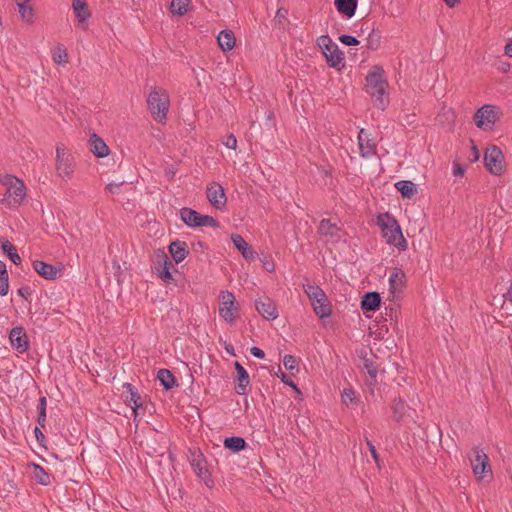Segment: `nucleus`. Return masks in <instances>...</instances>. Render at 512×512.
<instances>
[{
    "mask_svg": "<svg viewBox=\"0 0 512 512\" xmlns=\"http://www.w3.org/2000/svg\"><path fill=\"white\" fill-rule=\"evenodd\" d=\"M365 91L370 95L376 108L385 110L389 100L386 96L387 81L384 79V71L379 66H374L365 78Z\"/></svg>",
    "mask_w": 512,
    "mask_h": 512,
    "instance_id": "obj_1",
    "label": "nucleus"
},
{
    "mask_svg": "<svg viewBox=\"0 0 512 512\" xmlns=\"http://www.w3.org/2000/svg\"><path fill=\"white\" fill-rule=\"evenodd\" d=\"M377 225L381 228L382 236L388 245H393L400 251L407 249L408 243L395 217L389 213L379 214Z\"/></svg>",
    "mask_w": 512,
    "mask_h": 512,
    "instance_id": "obj_2",
    "label": "nucleus"
},
{
    "mask_svg": "<svg viewBox=\"0 0 512 512\" xmlns=\"http://www.w3.org/2000/svg\"><path fill=\"white\" fill-rule=\"evenodd\" d=\"M0 185L3 187L1 202L7 207H18L26 197V187L19 178L5 174L0 176Z\"/></svg>",
    "mask_w": 512,
    "mask_h": 512,
    "instance_id": "obj_3",
    "label": "nucleus"
},
{
    "mask_svg": "<svg viewBox=\"0 0 512 512\" xmlns=\"http://www.w3.org/2000/svg\"><path fill=\"white\" fill-rule=\"evenodd\" d=\"M170 107L168 92L162 87H153L147 96V108L153 119L163 123Z\"/></svg>",
    "mask_w": 512,
    "mask_h": 512,
    "instance_id": "obj_4",
    "label": "nucleus"
},
{
    "mask_svg": "<svg viewBox=\"0 0 512 512\" xmlns=\"http://www.w3.org/2000/svg\"><path fill=\"white\" fill-rule=\"evenodd\" d=\"M303 288L304 292L311 301V305L313 306L315 314L320 318L330 316L331 307L323 290L319 286L312 284H305L303 285Z\"/></svg>",
    "mask_w": 512,
    "mask_h": 512,
    "instance_id": "obj_5",
    "label": "nucleus"
},
{
    "mask_svg": "<svg viewBox=\"0 0 512 512\" xmlns=\"http://www.w3.org/2000/svg\"><path fill=\"white\" fill-rule=\"evenodd\" d=\"M180 218L187 226L193 228L203 226L212 228L219 227V223L214 217L202 215L196 210L187 207L180 209Z\"/></svg>",
    "mask_w": 512,
    "mask_h": 512,
    "instance_id": "obj_6",
    "label": "nucleus"
},
{
    "mask_svg": "<svg viewBox=\"0 0 512 512\" xmlns=\"http://www.w3.org/2000/svg\"><path fill=\"white\" fill-rule=\"evenodd\" d=\"M484 163L487 170L496 176L501 175L505 170V159L501 149L495 145L486 148Z\"/></svg>",
    "mask_w": 512,
    "mask_h": 512,
    "instance_id": "obj_7",
    "label": "nucleus"
},
{
    "mask_svg": "<svg viewBox=\"0 0 512 512\" xmlns=\"http://www.w3.org/2000/svg\"><path fill=\"white\" fill-rule=\"evenodd\" d=\"M173 267L171 260L163 251H157L153 260V271L164 282L169 283L173 280L170 268Z\"/></svg>",
    "mask_w": 512,
    "mask_h": 512,
    "instance_id": "obj_8",
    "label": "nucleus"
},
{
    "mask_svg": "<svg viewBox=\"0 0 512 512\" xmlns=\"http://www.w3.org/2000/svg\"><path fill=\"white\" fill-rule=\"evenodd\" d=\"M474 120L478 128L484 131L491 130L496 120L495 107L493 105H483L476 111Z\"/></svg>",
    "mask_w": 512,
    "mask_h": 512,
    "instance_id": "obj_9",
    "label": "nucleus"
},
{
    "mask_svg": "<svg viewBox=\"0 0 512 512\" xmlns=\"http://www.w3.org/2000/svg\"><path fill=\"white\" fill-rule=\"evenodd\" d=\"M235 297L229 291H221L219 296V315L228 323H233L236 316Z\"/></svg>",
    "mask_w": 512,
    "mask_h": 512,
    "instance_id": "obj_10",
    "label": "nucleus"
},
{
    "mask_svg": "<svg viewBox=\"0 0 512 512\" xmlns=\"http://www.w3.org/2000/svg\"><path fill=\"white\" fill-rule=\"evenodd\" d=\"M190 463L196 475L205 483V485L207 487H212L213 480L211 479V475L206 467V461L203 454L201 452L191 453Z\"/></svg>",
    "mask_w": 512,
    "mask_h": 512,
    "instance_id": "obj_11",
    "label": "nucleus"
},
{
    "mask_svg": "<svg viewBox=\"0 0 512 512\" xmlns=\"http://www.w3.org/2000/svg\"><path fill=\"white\" fill-rule=\"evenodd\" d=\"M206 196L210 204L216 209L222 210L227 203L224 188L221 184L213 182L207 186Z\"/></svg>",
    "mask_w": 512,
    "mask_h": 512,
    "instance_id": "obj_12",
    "label": "nucleus"
},
{
    "mask_svg": "<svg viewBox=\"0 0 512 512\" xmlns=\"http://www.w3.org/2000/svg\"><path fill=\"white\" fill-rule=\"evenodd\" d=\"M318 233L324 237L326 242L337 243L342 237V230L330 219H322L318 227Z\"/></svg>",
    "mask_w": 512,
    "mask_h": 512,
    "instance_id": "obj_13",
    "label": "nucleus"
},
{
    "mask_svg": "<svg viewBox=\"0 0 512 512\" xmlns=\"http://www.w3.org/2000/svg\"><path fill=\"white\" fill-rule=\"evenodd\" d=\"M258 313L266 320L272 321L278 317V310L273 300L269 297H260L255 301Z\"/></svg>",
    "mask_w": 512,
    "mask_h": 512,
    "instance_id": "obj_14",
    "label": "nucleus"
},
{
    "mask_svg": "<svg viewBox=\"0 0 512 512\" xmlns=\"http://www.w3.org/2000/svg\"><path fill=\"white\" fill-rule=\"evenodd\" d=\"M473 457L470 459L473 472L476 476L481 478L486 472V468L489 467L488 456L484 451L478 447L472 449Z\"/></svg>",
    "mask_w": 512,
    "mask_h": 512,
    "instance_id": "obj_15",
    "label": "nucleus"
},
{
    "mask_svg": "<svg viewBox=\"0 0 512 512\" xmlns=\"http://www.w3.org/2000/svg\"><path fill=\"white\" fill-rule=\"evenodd\" d=\"M358 146L360 155L364 158H369L376 153V144L365 129H361L358 133Z\"/></svg>",
    "mask_w": 512,
    "mask_h": 512,
    "instance_id": "obj_16",
    "label": "nucleus"
},
{
    "mask_svg": "<svg viewBox=\"0 0 512 512\" xmlns=\"http://www.w3.org/2000/svg\"><path fill=\"white\" fill-rule=\"evenodd\" d=\"M33 269L46 280H55L61 275V268L35 260L32 263Z\"/></svg>",
    "mask_w": 512,
    "mask_h": 512,
    "instance_id": "obj_17",
    "label": "nucleus"
},
{
    "mask_svg": "<svg viewBox=\"0 0 512 512\" xmlns=\"http://www.w3.org/2000/svg\"><path fill=\"white\" fill-rule=\"evenodd\" d=\"M9 339L11 345L19 353H23L28 348L27 335L22 327H15L11 330Z\"/></svg>",
    "mask_w": 512,
    "mask_h": 512,
    "instance_id": "obj_18",
    "label": "nucleus"
},
{
    "mask_svg": "<svg viewBox=\"0 0 512 512\" xmlns=\"http://www.w3.org/2000/svg\"><path fill=\"white\" fill-rule=\"evenodd\" d=\"M72 9L78 23L82 27L87 26V22L91 17L88 4L85 0H72Z\"/></svg>",
    "mask_w": 512,
    "mask_h": 512,
    "instance_id": "obj_19",
    "label": "nucleus"
},
{
    "mask_svg": "<svg viewBox=\"0 0 512 512\" xmlns=\"http://www.w3.org/2000/svg\"><path fill=\"white\" fill-rule=\"evenodd\" d=\"M235 369L237 371L238 380V384L235 387V391L239 395H246L247 386L250 383L249 374L239 362H235Z\"/></svg>",
    "mask_w": 512,
    "mask_h": 512,
    "instance_id": "obj_20",
    "label": "nucleus"
},
{
    "mask_svg": "<svg viewBox=\"0 0 512 512\" xmlns=\"http://www.w3.org/2000/svg\"><path fill=\"white\" fill-rule=\"evenodd\" d=\"M231 240L246 260H252L256 257L257 253L249 246L241 235L233 234L231 236Z\"/></svg>",
    "mask_w": 512,
    "mask_h": 512,
    "instance_id": "obj_21",
    "label": "nucleus"
},
{
    "mask_svg": "<svg viewBox=\"0 0 512 512\" xmlns=\"http://www.w3.org/2000/svg\"><path fill=\"white\" fill-rule=\"evenodd\" d=\"M168 249L176 263L182 262L189 253L186 242L180 240H176L170 243Z\"/></svg>",
    "mask_w": 512,
    "mask_h": 512,
    "instance_id": "obj_22",
    "label": "nucleus"
},
{
    "mask_svg": "<svg viewBox=\"0 0 512 512\" xmlns=\"http://www.w3.org/2000/svg\"><path fill=\"white\" fill-rule=\"evenodd\" d=\"M91 152L99 157L103 158L109 154V148L106 143L96 134H93L89 139Z\"/></svg>",
    "mask_w": 512,
    "mask_h": 512,
    "instance_id": "obj_23",
    "label": "nucleus"
},
{
    "mask_svg": "<svg viewBox=\"0 0 512 512\" xmlns=\"http://www.w3.org/2000/svg\"><path fill=\"white\" fill-rule=\"evenodd\" d=\"M357 0H335L334 5L337 11L346 16L347 18H351L354 16L357 9Z\"/></svg>",
    "mask_w": 512,
    "mask_h": 512,
    "instance_id": "obj_24",
    "label": "nucleus"
},
{
    "mask_svg": "<svg viewBox=\"0 0 512 512\" xmlns=\"http://www.w3.org/2000/svg\"><path fill=\"white\" fill-rule=\"evenodd\" d=\"M380 295L377 292L366 293L361 301V309L364 312L375 311L380 306Z\"/></svg>",
    "mask_w": 512,
    "mask_h": 512,
    "instance_id": "obj_25",
    "label": "nucleus"
},
{
    "mask_svg": "<svg viewBox=\"0 0 512 512\" xmlns=\"http://www.w3.org/2000/svg\"><path fill=\"white\" fill-rule=\"evenodd\" d=\"M327 53H325L326 60L329 66L337 67L344 60L343 52L338 48L337 45L327 46Z\"/></svg>",
    "mask_w": 512,
    "mask_h": 512,
    "instance_id": "obj_26",
    "label": "nucleus"
},
{
    "mask_svg": "<svg viewBox=\"0 0 512 512\" xmlns=\"http://www.w3.org/2000/svg\"><path fill=\"white\" fill-rule=\"evenodd\" d=\"M218 45L223 51H230L235 46V37L231 30H222L217 37Z\"/></svg>",
    "mask_w": 512,
    "mask_h": 512,
    "instance_id": "obj_27",
    "label": "nucleus"
},
{
    "mask_svg": "<svg viewBox=\"0 0 512 512\" xmlns=\"http://www.w3.org/2000/svg\"><path fill=\"white\" fill-rule=\"evenodd\" d=\"M404 274L400 269H394L389 276L390 292L395 295L400 292L403 287Z\"/></svg>",
    "mask_w": 512,
    "mask_h": 512,
    "instance_id": "obj_28",
    "label": "nucleus"
},
{
    "mask_svg": "<svg viewBox=\"0 0 512 512\" xmlns=\"http://www.w3.org/2000/svg\"><path fill=\"white\" fill-rule=\"evenodd\" d=\"M395 187L403 198H412L417 193L416 185L409 180H400L395 183Z\"/></svg>",
    "mask_w": 512,
    "mask_h": 512,
    "instance_id": "obj_29",
    "label": "nucleus"
},
{
    "mask_svg": "<svg viewBox=\"0 0 512 512\" xmlns=\"http://www.w3.org/2000/svg\"><path fill=\"white\" fill-rule=\"evenodd\" d=\"M157 379L165 390H170L176 385V378L168 369H160L157 373Z\"/></svg>",
    "mask_w": 512,
    "mask_h": 512,
    "instance_id": "obj_30",
    "label": "nucleus"
},
{
    "mask_svg": "<svg viewBox=\"0 0 512 512\" xmlns=\"http://www.w3.org/2000/svg\"><path fill=\"white\" fill-rule=\"evenodd\" d=\"M407 408L408 406L406 405L405 401L402 398L394 399L391 404L393 419L396 422H400L403 419Z\"/></svg>",
    "mask_w": 512,
    "mask_h": 512,
    "instance_id": "obj_31",
    "label": "nucleus"
},
{
    "mask_svg": "<svg viewBox=\"0 0 512 512\" xmlns=\"http://www.w3.org/2000/svg\"><path fill=\"white\" fill-rule=\"evenodd\" d=\"M365 30L369 31L366 44L367 49L373 51L377 50L380 46L381 33L377 31L373 25L371 27L366 26Z\"/></svg>",
    "mask_w": 512,
    "mask_h": 512,
    "instance_id": "obj_32",
    "label": "nucleus"
},
{
    "mask_svg": "<svg viewBox=\"0 0 512 512\" xmlns=\"http://www.w3.org/2000/svg\"><path fill=\"white\" fill-rule=\"evenodd\" d=\"M224 447L236 453L246 447V441L242 437H229L224 440Z\"/></svg>",
    "mask_w": 512,
    "mask_h": 512,
    "instance_id": "obj_33",
    "label": "nucleus"
},
{
    "mask_svg": "<svg viewBox=\"0 0 512 512\" xmlns=\"http://www.w3.org/2000/svg\"><path fill=\"white\" fill-rule=\"evenodd\" d=\"M1 248H2V251L7 254V256L9 257V259L15 264V265H19L21 263V257L19 256V254L17 253V250L15 248V246L9 242L8 240H5L2 242V245H1Z\"/></svg>",
    "mask_w": 512,
    "mask_h": 512,
    "instance_id": "obj_34",
    "label": "nucleus"
},
{
    "mask_svg": "<svg viewBox=\"0 0 512 512\" xmlns=\"http://www.w3.org/2000/svg\"><path fill=\"white\" fill-rule=\"evenodd\" d=\"M341 399L343 404L346 405L347 407H354L359 402L356 392L351 388L343 389L341 393Z\"/></svg>",
    "mask_w": 512,
    "mask_h": 512,
    "instance_id": "obj_35",
    "label": "nucleus"
},
{
    "mask_svg": "<svg viewBox=\"0 0 512 512\" xmlns=\"http://www.w3.org/2000/svg\"><path fill=\"white\" fill-rule=\"evenodd\" d=\"M9 291V281L6 265L0 261V295L6 296Z\"/></svg>",
    "mask_w": 512,
    "mask_h": 512,
    "instance_id": "obj_36",
    "label": "nucleus"
},
{
    "mask_svg": "<svg viewBox=\"0 0 512 512\" xmlns=\"http://www.w3.org/2000/svg\"><path fill=\"white\" fill-rule=\"evenodd\" d=\"M189 0H172L170 9L173 14L183 16L188 11Z\"/></svg>",
    "mask_w": 512,
    "mask_h": 512,
    "instance_id": "obj_37",
    "label": "nucleus"
},
{
    "mask_svg": "<svg viewBox=\"0 0 512 512\" xmlns=\"http://www.w3.org/2000/svg\"><path fill=\"white\" fill-rule=\"evenodd\" d=\"M363 367L370 377V384L375 383L378 373V367L375 365L374 361L371 358H367L366 356H364Z\"/></svg>",
    "mask_w": 512,
    "mask_h": 512,
    "instance_id": "obj_38",
    "label": "nucleus"
},
{
    "mask_svg": "<svg viewBox=\"0 0 512 512\" xmlns=\"http://www.w3.org/2000/svg\"><path fill=\"white\" fill-rule=\"evenodd\" d=\"M126 387L129 391V396H127V401L129 402V404H133L132 408H133L134 413L136 414L137 408L142 406L141 397L131 384H126Z\"/></svg>",
    "mask_w": 512,
    "mask_h": 512,
    "instance_id": "obj_39",
    "label": "nucleus"
},
{
    "mask_svg": "<svg viewBox=\"0 0 512 512\" xmlns=\"http://www.w3.org/2000/svg\"><path fill=\"white\" fill-rule=\"evenodd\" d=\"M17 7L22 20L27 23H33L34 11L33 8L29 5V3L19 4L17 5Z\"/></svg>",
    "mask_w": 512,
    "mask_h": 512,
    "instance_id": "obj_40",
    "label": "nucleus"
},
{
    "mask_svg": "<svg viewBox=\"0 0 512 512\" xmlns=\"http://www.w3.org/2000/svg\"><path fill=\"white\" fill-rule=\"evenodd\" d=\"M33 477L42 485L49 484V475L39 465H33Z\"/></svg>",
    "mask_w": 512,
    "mask_h": 512,
    "instance_id": "obj_41",
    "label": "nucleus"
},
{
    "mask_svg": "<svg viewBox=\"0 0 512 512\" xmlns=\"http://www.w3.org/2000/svg\"><path fill=\"white\" fill-rule=\"evenodd\" d=\"M39 417H38V423L41 426H44L45 418H46V398L41 397L39 401Z\"/></svg>",
    "mask_w": 512,
    "mask_h": 512,
    "instance_id": "obj_42",
    "label": "nucleus"
},
{
    "mask_svg": "<svg viewBox=\"0 0 512 512\" xmlns=\"http://www.w3.org/2000/svg\"><path fill=\"white\" fill-rule=\"evenodd\" d=\"M339 40L341 43L347 46H356L360 43L356 37L346 34L341 35Z\"/></svg>",
    "mask_w": 512,
    "mask_h": 512,
    "instance_id": "obj_43",
    "label": "nucleus"
},
{
    "mask_svg": "<svg viewBox=\"0 0 512 512\" xmlns=\"http://www.w3.org/2000/svg\"><path fill=\"white\" fill-rule=\"evenodd\" d=\"M283 364L287 370H294L297 366V362L294 356L292 355H285L283 358Z\"/></svg>",
    "mask_w": 512,
    "mask_h": 512,
    "instance_id": "obj_44",
    "label": "nucleus"
},
{
    "mask_svg": "<svg viewBox=\"0 0 512 512\" xmlns=\"http://www.w3.org/2000/svg\"><path fill=\"white\" fill-rule=\"evenodd\" d=\"M366 444L371 453L372 458L374 459L375 463L379 466L380 459L374 444L368 438H366Z\"/></svg>",
    "mask_w": 512,
    "mask_h": 512,
    "instance_id": "obj_45",
    "label": "nucleus"
},
{
    "mask_svg": "<svg viewBox=\"0 0 512 512\" xmlns=\"http://www.w3.org/2000/svg\"><path fill=\"white\" fill-rule=\"evenodd\" d=\"M279 377L283 383L292 387L299 395H301V391L298 389L297 385L284 372H281Z\"/></svg>",
    "mask_w": 512,
    "mask_h": 512,
    "instance_id": "obj_46",
    "label": "nucleus"
},
{
    "mask_svg": "<svg viewBox=\"0 0 512 512\" xmlns=\"http://www.w3.org/2000/svg\"><path fill=\"white\" fill-rule=\"evenodd\" d=\"M223 144L229 149H236L237 147V139L233 134L226 136Z\"/></svg>",
    "mask_w": 512,
    "mask_h": 512,
    "instance_id": "obj_47",
    "label": "nucleus"
},
{
    "mask_svg": "<svg viewBox=\"0 0 512 512\" xmlns=\"http://www.w3.org/2000/svg\"><path fill=\"white\" fill-rule=\"evenodd\" d=\"M124 183V181H120V182H111V183H108L107 186H106V189L112 193V194H115L118 192V189L119 187Z\"/></svg>",
    "mask_w": 512,
    "mask_h": 512,
    "instance_id": "obj_48",
    "label": "nucleus"
},
{
    "mask_svg": "<svg viewBox=\"0 0 512 512\" xmlns=\"http://www.w3.org/2000/svg\"><path fill=\"white\" fill-rule=\"evenodd\" d=\"M288 15V11L284 8H279L276 12L275 19L278 20L279 23L282 22V20H286Z\"/></svg>",
    "mask_w": 512,
    "mask_h": 512,
    "instance_id": "obj_49",
    "label": "nucleus"
},
{
    "mask_svg": "<svg viewBox=\"0 0 512 512\" xmlns=\"http://www.w3.org/2000/svg\"><path fill=\"white\" fill-rule=\"evenodd\" d=\"M250 353L256 357V358H259V359H263L265 357V353L262 349L258 348V347H252L250 349Z\"/></svg>",
    "mask_w": 512,
    "mask_h": 512,
    "instance_id": "obj_50",
    "label": "nucleus"
},
{
    "mask_svg": "<svg viewBox=\"0 0 512 512\" xmlns=\"http://www.w3.org/2000/svg\"><path fill=\"white\" fill-rule=\"evenodd\" d=\"M470 157H471L472 162L477 161L480 157L479 150L477 149V147L475 145H472V147H471Z\"/></svg>",
    "mask_w": 512,
    "mask_h": 512,
    "instance_id": "obj_51",
    "label": "nucleus"
},
{
    "mask_svg": "<svg viewBox=\"0 0 512 512\" xmlns=\"http://www.w3.org/2000/svg\"><path fill=\"white\" fill-rule=\"evenodd\" d=\"M453 174L454 176L461 177L464 175V169L459 164H455L453 167Z\"/></svg>",
    "mask_w": 512,
    "mask_h": 512,
    "instance_id": "obj_52",
    "label": "nucleus"
},
{
    "mask_svg": "<svg viewBox=\"0 0 512 512\" xmlns=\"http://www.w3.org/2000/svg\"><path fill=\"white\" fill-rule=\"evenodd\" d=\"M53 60L58 64L62 63V51L60 49H57L53 52Z\"/></svg>",
    "mask_w": 512,
    "mask_h": 512,
    "instance_id": "obj_53",
    "label": "nucleus"
},
{
    "mask_svg": "<svg viewBox=\"0 0 512 512\" xmlns=\"http://www.w3.org/2000/svg\"><path fill=\"white\" fill-rule=\"evenodd\" d=\"M30 288L29 287H21L18 289V294L22 297H24L25 299H27V297L30 295Z\"/></svg>",
    "mask_w": 512,
    "mask_h": 512,
    "instance_id": "obj_54",
    "label": "nucleus"
},
{
    "mask_svg": "<svg viewBox=\"0 0 512 512\" xmlns=\"http://www.w3.org/2000/svg\"><path fill=\"white\" fill-rule=\"evenodd\" d=\"M504 54H505V56L512 58V41L508 42L505 45Z\"/></svg>",
    "mask_w": 512,
    "mask_h": 512,
    "instance_id": "obj_55",
    "label": "nucleus"
},
{
    "mask_svg": "<svg viewBox=\"0 0 512 512\" xmlns=\"http://www.w3.org/2000/svg\"><path fill=\"white\" fill-rule=\"evenodd\" d=\"M34 433L39 442H41L44 439V435L38 427L34 428Z\"/></svg>",
    "mask_w": 512,
    "mask_h": 512,
    "instance_id": "obj_56",
    "label": "nucleus"
},
{
    "mask_svg": "<svg viewBox=\"0 0 512 512\" xmlns=\"http://www.w3.org/2000/svg\"><path fill=\"white\" fill-rule=\"evenodd\" d=\"M443 1L450 8L457 6L461 2V0H443Z\"/></svg>",
    "mask_w": 512,
    "mask_h": 512,
    "instance_id": "obj_57",
    "label": "nucleus"
},
{
    "mask_svg": "<svg viewBox=\"0 0 512 512\" xmlns=\"http://www.w3.org/2000/svg\"><path fill=\"white\" fill-rule=\"evenodd\" d=\"M509 69H510V64H509V63H507V62L502 63V65H501V67H500V70H501L502 72H504V73H505V72H508V71H509Z\"/></svg>",
    "mask_w": 512,
    "mask_h": 512,
    "instance_id": "obj_58",
    "label": "nucleus"
},
{
    "mask_svg": "<svg viewBox=\"0 0 512 512\" xmlns=\"http://www.w3.org/2000/svg\"><path fill=\"white\" fill-rule=\"evenodd\" d=\"M507 298L512 302V285L510 286V288L508 289L507 291Z\"/></svg>",
    "mask_w": 512,
    "mask_h": 512,
    "instance_id": "obj_59",
    "label": "nucleus"
},
{
    "mask_svg": "<svg viewBox=\"0 0 512 512\" xmlns=\"http://www.w3.org/2000/svg\"><path fill=\"white\" fill-rule=\"evenodd\" d=\"M30 0H15L16 4L19 5V4H25V3H29Z\"/></svg>",
    "mask_w": 512,
    "mask_h": 512,
    "instance_id": "obj_60",
    "label": "nucleus"
},
{
    "mask_svg": "<svg viewBox=\"0 0 512 512\" xmlns=\"http://www.w3.org/2000/svg\"><path fill=\"white\" fill-rule=\"evenodd\" d=\"M320 39H321L323 42H324V41H326V40H330L328 36H322Z\"/></svg>",
    "mask_w": 512,
    "mask_h": 512,
    "instance_id": "obj_61",
    "label": "nucleus"
},
{
    "mask_svg": "<svg viewBox=\"0 0 512 512\" xmlns=\"http://www.w3.org/2000/svg\"><path fill=\"white\" fill-rule=\"evenodd\" d=\"M226 350H227V352H231V353L233 352V348L226 347Z\"/></svg>",
    "mask_w": 512,
    "mask_h": 512,
    "instance_id": "obj_62",
    "label": "nucleus"
},
{
    "mask_svg": "<svg viewBox=\"0 0 512 512\" xmlns=\"http://www.w3.org/2000/svg\"><path fill=\"white\" fill-rule=\"evenodd\" d=\"M197 245H198V248H201L203 246V243L202 242H198Z\"/></svg>",
    "mask_w": 512,
    "mask_h": 512,
    "instance_id": "obj_63",
    "label": "nucleus"
},
{
    "mask_svg": "<svg viewBox=\"0 0 512 512\" xmlns=\"http://www.w3.org/2000/svg\"><path fill=\"white\" fill-rule=\"evenodd\" d=\"M197 245H198V248H201L203 246V243L202 242H198Z\"/></svg>",
    "mask_w": 512,
    "mask_h": 512,
    "instance_id": "obj_64",
    "label": "nucleus"
}]
</instances>
